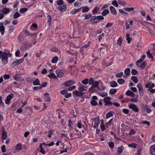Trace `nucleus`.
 Listing matches in <instances>:
<instances>
[{
	"instance_id": "28",
	"label": "nucleus",
	"mask_w": 155,
	"mask_h": 155,
	"mask_svg": "<svg viewBox=\"0 0 155 155\" xmlns=\"http://www.w3.org/2000/svg\"><path fill=\"white\" fill-rule=\"evenodd\" d=\"M2 137L4 140H5L7 138V133L5 132L4 130H3L2 132Z\"/></svg>"
},
{
	"instance_id": "40",
	"label": "nucleus",
	"mask_w": 155,
	"mask_h": 155,
	"mask_svg": "<svg viewBox=\"0 0 155 155\" xmlns=\"http://www.w3.org/2000/svg\"><path fill=\"white\" fill-rule=\"evenodd\" d=\"M48 77L51 79L56 78L57 77L56 75L54 73H51L48 76Z\"/></svg>"
},
{
	"instance_id": "44",
	"label": "nucleus",
	"mask_w": 155,
	"mask_h": 155,
	"mask_svg": "<svg viewBox=\"0 0 155 155\" xmlns=\"http://www.w3.org/2000/svg\"><path fill=\"white\" fill-rule=\"evenodd\" d=\"M118 3L122 5H126V2L125 1H123L122 0H118Z\"/></svg>"
},
{
	"instance_id": "18",
	"label": "nucleus",
	"mask_w": 155,
	"mask_h": 155,
	"mask_svg": "<svg viewBox=\"0 0 155 155\" xmlns=\"http://www.w3.org/2000/svg\"><path fill=\"white\" fill-rule=\"evenodd\" d=\"M3 22L0 23V31L1 32V34L2 35L4 34L5 30V28L3 26Z\"/></svg>"
},
{
	"instance_id": "54",
	"label": "nucleus",
	"mask_w": 155,
	"mask_h": 155,
	"mask_svg": "<svg viewBox=\"0 0 155 155\" xmlns=\"http://www.w3.org/2000/svg\"><path fill=\"white\" fill-rule=\"evenodd\" d=\"M81 82L83 84L86 85L88 82V79L87 78L85 79L82 80Z\"/></svg>"
},
{
	"instance_id": "39",
	"label": "nucleus",
	"mask_w": 155,
	"mask_h": 155,
	"mask_svg": "<svg viewBox=\"0 0 155 155\" xmlns=\"http://www.w3.org/2000/svg\"><path fill=\"white\" fill-rule=\"evenodd\" d=\"M16 150H20L22 149V144L20 143L18 144L15 147Z\"/></svg>"
},
{
	"instance_id": "36",
	"label": "nucleus",
	"mask_w": 155,
	"mask_h": 155,
	"mask_svg": "<svg viewBox=\"0 0 155 155\" xmlns=\"http://www.w3.org/2000/svg\"><path fill=\"white\" fill-rule=\"evenodd\" d=\"M134 9V8H123V9L125 11L128 12H130L131 11L133 10Z\"/></svg>"
},
{
	"instance_id": "12",
	"label": "nucleus",
	"mask_w": 155,
	"mask_h": 155,
	"mask_svg": "<svg viewBox=\"0 0 155 155\" xmlns=\"http://www.w3.org/2000/svg\"><path fill=\"white\" fill-rule=\"evenodd\" d=\"M75 82L74 80H68L65 82L64 84L66 86L68 87L75 84Z\"/></svg>"
},
{
	"instance_id": "43",
	"label": "nucleus",
	"mask_w": 155,
	"mask_h": 155,
	"mask_svg": "<svg viewBox=\"0 0 155 155\" xmlns=\"http://www.w3.org/2000/svg\"><path fill=\"white\" fill-rule=\"evenodd\" d=\"M117 82L118 83L120 84H122L125 83V81L122 78L119 79L117 80Z\"/></svg>"
},
{
	"instance_id": "32",
	"label": "nucleus",
	"mask_w": 155,
	"mask_h": 155,
	"mask_svg": "<svg viewBox=\"0 0 155 155\" xmlns=\"http://www.w3.org/2000/svg\"><path fill=\"white\" fill-rule=\"evenodd\" d=\"M99 95L102 97L106 96L107 95V93L105 92H100L98 93Z\"/></svg>"
},
{
	"instance_id": "41",
	"label": "nucleus",
	"mask_w": 155,
	"mask_h": 155,
	"mask_svg": "<svg viewBox=\"0 0 155 155\" xmlns=\"http://www.w3.org/2000/svg\"><path fill=\"white\" fill-rule=\"evenodd\" d=\"M146 65V62H143L141 63L139 66L142 69H143L145 67Z\"/></svg>"
},
{
	"instance_id": "24",
	"label": "nucleus",
	"mask_w": 155,
	"mask_h": 155,
	"mask_svg": "<svg viewBox=\"0 0 155 155\" xmlns=\"http://www.w3.org/2000/svg\"><path fill=\"white\" fill-rule=\"evenodd\" d=\"M124 150V147L123 145H121L118 147L117 149V152L120 153H122Z\"/></svg>"
},
{
	"instance_id": "59",
	"label": "nucleus",
	"mask_w": 155,
	"mask_h": 155,
	"mask_svg": "<svg viewBox=\"0 0 155 155\" xmlns=\"http://www.w3.org/2000/svg\"><path fill=\"white\" fill-rule=\"evenodd\" d=\"M108 145L111 148H113L114 147V143L113 142H110L108 143Z\"/></svg>"
},
{
	"instance_id": "15",
	"label": "nucleus",
	"mask_w": 155,
	"mask_h": 155,
	"mask_svg": "<svg viewBox=\"0 0 155 155\" xmlns=\"http://www.w3.org/2000/svg\"><path fill=\"white\" fill-rule=\"evenodd\" d=\"M150 153L152 155H155V144L150 146Z\"/></svg>"
},
{
	"instance_id": "23",
	"label": "nucleus",
	"mask_w": 155,
	"mask_h": 155,
	"mask_svg": "<svg viewBox=\"0 0 155 155\" xmlns=\"http://www.w3.org/2000/svg\"><path fill=\"white\" fill-rule=\"evenodd\" d=\"M146 56L145 55H142V57L140 58L137 60L136 63V64L137 65H138L142 61H143V60L144 59Z\"/></svg>"
},
{
	"instance_id": "47",
	"label": "nucleus",
	"mask_w": 155,
	"mask_h": 155,
	"mask_svg": "<svg viewBox=\"0 0 155 155\" xmlns=\"http://www.w3.org/2000/svg\"><path fill=\"white\" fill-rule=\"evenodd\" d=\"M117 90L115 89L112 88L110 90V93L111 94H114L116 92Z\"/></svg>"
},
{
	"instance_id": "2",
	"label": "nucleus",
	"mask_w": 155,
	"mask_h": 155,
	"mask_svg": "<svg viewBox=\"0 0 155 155\" xmlns=\"http://www.w3.org/2000/svg\"><path fill=\"white\" fill-rule=\"evenodd\" d=\"M104 19V17L101 15L92 16L90 19L91 21L92 24H96L99 22L101 20Z\"/></svg>"
},
{
	"instance_id": "34",
	"label": "nucleus",
	"mask_w": 155,
	"mask_h": 155,
	"mask_svg": "<svg viewBox=\"0 0 155 155\" xmlns=\"http://www.w3.org/2000/svg\"><path fill=\"white\" fill-rule=\"evenodd\" d=\"M101 128V130L102 131H104L105 129V125L104 124V123L103 120H102L101 121V124L100 125Z\"/></svg>"
},
{
	"instance_id": "49",
	"label": "nucleus",
	"mask_w": 155,
	"mask_h": 155,
	"mask_svg": "<svg viewBox=\"0 0 155 155\" xmlns=\"http://www.w3.org/2000/svg\"><path fill=\"white\" fill-rule=\"evenodd\" d=\"M109 13V11L107 9L104 10L102 12V15L103 16H105Z\"/></svg>"
},
{
	"instance_id": "5",
	"label": "nucleus",
	"mask_w": 155,
	"mask_h": 155,
	"mask_svg": "<svg viewBox=\"0 0 155 155\" xmlns=\"http://www.w3.org/2000/svg\"><path fill=\"white\" fill-rule=\"evenodd\" d=\"M93 120L94 122V124L93 126V128L94 129L98 128L99 125L100 124V119L99 117H94L93 119Z\"/></svg>"
},
{
	"instance_id": "10",
	"label": "nucleus",
	"mask_w": 155,
	"mask_h": 155,
	"mask_svg": "<svg viewBox=\"0 0 155 155\" xmlns=\"http://www.w3.org/2000/svg\"><path fill=\"white\" fill-rule=\"evenodd\" d=\"M137 87L139 91V94L140 96H142L144 94L143 90V87L141 84L139 83L137 85Z\"/></svg>"
},
{
	"instance_id": "16",
	"label": "nucleus",
	"mask_w": 155,
	"mask_h": 155,
	"mask_svg": "<svg viewBox=\"0 0 155 155\" xmlns=\"http://www.w3.org/2000/svg\"><path fill=\"white\" fill-rule=\"evenodd\" d=\"M130 69L129 68H126L124 71V73L125 75H124V78H126L128 77L129 75L130 74Z\"/></svg>"
},
{
	"instance_id": "55",
	"label": "nucleus",
	"mask_w": 155,
	"mask_h": 155,
	"mask_svg": "<svg viewBox=\"0 0 155 155\" xmlns=\"http://www.w3.org/2000/svg\"><path fill=\"white\" fill-rule=\"evenodd\" d=\"M122 39L120 38H119L117 41V45H119V46H121V44H122Z\"/></svg>"
},
{
	"instance_id": "9",
	"label": "nucleus",
	"mask_w": 155,
	"mask_h": 155,
	"mask_svg": "<svg viewBox=\"0 0 155 155\" xmlns=\"http://www.w3.org/2000/svg\"><path fill=\"white\" fill-rule=\"evenodd\" d=\"M56 73L58 78H61L64 75V71L63 70L58 69L56 71Z\"/></svg>"
},
{
	"instance_id": "21",
	"label": "nucleus",
	"mask_w": 155,
	"mask_h": 155,
	"mask_svg": "<svg viewBox=\"0 0 155 155\" xmlns=\"http://www.w3.org/2000/svg\"><path fill=\"white\" fill-rule=\"evenodd\" d=\"M154 84L151 82L147 83L145 86L146 87L149 88H152L154 87Z\"/></svg>"
},
{
	"instance_id": "37",
	"label": "nucleus",
	"mask_w": 155,
	"mask_h": 155,
	"mask_svg": "<svg viewBox=\"0 0 155 155\" xmlns=\"http://www.w3.org/2000/svg\"><path fill=\"white\" fill-rule=\"evenodd\" d=\"M58 57L57 56L53 58L51 61L52 63H57L58 61Z\"/></svg>"
},
{
	"instance_id": "20",
	"label": "nucleus",
	"mask_w": 155,
	"mask_h": 155,
	"mask_svg": "<svg viewBox=\"0 0 155 155\" xmlns=\"http://www.w3.org/2000/svg\"><path fill=\"white\" fill-rule=\"evenodd\" d=\"M125 94L127 96L131 97H134L135 96V94L132 91L129 90L126 92Z\"/></svg>"
},
{
	"instance_id": "60",
	"label": "nucleus",
	"mask_w": 155,
	"mask_h": 155,
	"mask_svg": "<svg viewBox=\"0 0 155 155\" xmlns=\"http://www.w3.org/2000/svg\"><path fill=\"white\" fill-rule=\"evenodd\" d=\"M142 123L143 124H146L148 126L150 125V122L147 120H143L142 121Z\"/></svg>"
},
{
	"instance_id": "8",
	"label": "nucleus",
	"mask_w": 155,
	"mask_h": 155,
	"mask_svg": "<svg viewBox=\"0 0 155 155\" xmlns=\"http://www.w3.org/2000/svg\"><path fill=\"white\" fill-rule=\"evenodd\" d=\"M24 61V58H22L20 59L15 61L11 64V65L12 66H15L19 65L22 63Z\"/></svg>"
},
{
	"instance_id": "6",
	"label": "nucleus",
	"mask_w": 155,
	"mask_h": 155,
	"mask_svg": "<svg viewBox=\"0 0 155 155\" xmlns=\"http://www.w3.org/2000/svg\"><path fill=\"white\" fill-rule=\"evenodd\" d=\"M98 97L95 96H93L91 99L90 103L91 105L95 106L98 104L97 101L98 100Z\"/></svg>"
},
{
	"instance_id": "63",
	"label": "nucleus",
	"mask_w": 155,
	"mask_h": 155,
	"mask_svg": "<svg viewBox=\"0 0 155 155\" xmlns=\"http://www.w3.org/2000/svg\"><path fill=\"white\" fill-rule=\"evenodd\" d=\"M76 87V86L75 85L72 86L68 88V90L69 91H72L75 89Z\"/></svg>"
},
{
	"instance_id": "30",
	"label": "nucleus",
	"mask_w": 155,
	"mask_h": 155,
	"mask_svg": "<svg viewBox=\"0 0 155 155\" xmlns=\"http://www.w3.org/2000/svg\"><path fill=\"white\" fill-rule=\"evenodd\" d=\"M33 84L34 85H40V83L38 79H36L33 82Z\"/></svg>"
},
{
	"instance_id": "35",
	"label": "nucleus",
	"mask_w": 155,
	"mask_h": 155,
	"mask_svg": "<svg viewBox=\"0 0 155 155\" xmlns=\"http://www.w3.org/2000/svg\"><path fill=\"white\" fill-rule=\"evenodd\" d=\"M80 8L74 9L71 12V13L72 14H75L77 12H79L80 11Z\"/></svg>"
},
{
	"instance_id": "14",
	"label": "nucleus",
	"mask_w": 155,
	"mask_h": 155,
	"mask_svg": "<svg viewBox=\"0 0 155 155\" xmlns=\"http://www.w3.org/2000/svg\"><path fill=\"white\" fill-rule=\"evenodd\" d=\"M10 12V9L9 8H4L2 11L0 10V12H2L4 15H6L8 14Z\"/></svg>"
},
{
	"instance_id": "46",
	"label": "nucleus",
	"mask_w": 155,
	"mask_h": 155,
	"mask_svg": "<svg viewBox=\"0 0 155 155\" xmlns=\"http://www.w3.org/2000/svg\"><path fill=\"white\" fill-rule=\"evenodd\" d=\"M28 10V8H23L20 9L19 12L20 13L23 14L24 12H26Z\"/></svg>"
},
{
	"instance_id": "48",
	"label": "nucleus",
	"mask_w": 155,
	"mask_h": 155,
	"mask_svg": "<svg viewBox=\"0 0 155 155\" xmlns=\"http://www.w3.org/2000/svg\"><path fill=\"white\" fill-rule=\"evenodd\" d=\"M21 78V76L20 74H17L14 77V79L16 81H18Z\"/></svg>"
},
{
	"instance_id": "52",
	"label": "nucleus",
	"mask_w": 155,
	"mask_h": 155,
	"mask_svg": "<svg viewBox=\"0 0 155 155\" xmlns=\"http://www.w3.org/2000/svg\"><path fill=\"white\" fill-rule=\"evenodd\" d=\"M147 57L149 58H153V56L152 54L150 53V51H148L147 52Z\"/></svg>"
},
{
	"instance_id": "4",
	"label": "nucleus",
	"mask_w": 155,
	"mask_h": 155,
	"mask_svg": "<svg viewBox=\"0 0 155 155\" xmlns=\"http://www.w3.org/2000/svg\"><path fill=\"white\" fill-rule=\"evenodd\" d=\"M128 107L129 108L132 110L133 111L136 112H138L139 111V109L137 107L135 104L129 103Z\"/></svg>"
},
{
	"instance_id": "7",
	"label": "nucleus",
	"mask_w": 155,
	"mask_h": 155,
	"mask_svg": "<svg viewBox=\"0 0 155 155\" xmlns=\"http://www.w3.org/2000/svg\"><path fill=\"white\" fill-rule=\"evenodd\" d=\"M78 89L80 91L82 92L87 90V86L83 85L80 82H78Z\"/></svg>"
},
{
	"instance_id": "17",
	"label": "nucleus",
	"mask_w": 155,
	"mask_h": 155,
	"mask_svg": "<svg viewBox=\"0 0 155 155\" xmlns=\"http://www.w3.org/2000/svg\"><path fill=\"white\" fill-rule=\"evenodd\" d=\"M73 93L75 95L78 97L82 96L84 94L83 93L79 91L75 90L73 92Z\"/></svg>"
},
{
	"instance_id": "25",
	"label": "nucleus",
	"mask_w": 155,
	"mask_h": 155,
	"mask_svg": "<svg viewBox=\"0 0 155 155\" xmlns=\"http://www.w3.org/2000/svg\"><path fill=\"white\" fill-rule=\"evenodd\" d=\"M114 112L112 111H110L108 112L106 114L107 118H108L113 116L114 114Z\"/></svg>"
},
{
	"instance_id": "38",
	"label": "nucleus",
	"mask_w": 155,
	"mask_h": 155,
	"mask_svg": "<svg viewBox=\"0 0 155 155\" xmlns=\"http://www.w3.org/2000/svg\"><path fill=\"white\" fill-rule=\"evenodd\" d=\"M47 18L48 19V21L47 22V23L48 24L49 27H50V24L51 23V18L50 15H48L47 16Z\"/></svg>"
},
{
	"instance_id": "42",
	"label": "nucleus",
	"mask_w": 155,
	"mask_h": 155,
	"mask_svg": "<svg viewBox=\"0 0 155 155\" xmlns=\"http://www.w3.org/2000/svg\"><path fill=\"white\" fill-rule=\"evenodd\" d=\"M132 80L135 83H137L138 82L137 78L136 76H132L131 77Z\"/></svg>"
},
{
	"instance_id": "45",
	"label": "nucleus",
	"mask_w": 155,
	"mask_h": 155,
	"mask_svg": "<svg viewBox=\"0 0 155 155\" xmlns=\"http://www.w3.org/2000/svg\"><path fill=\"white\" fill-rule=\"evenodd\" d=\"M89 10V8L87 6H84L83 7L82 12L84 13L88 12Z\"/></svg>"
},
{
	"instance_id": "53",
	"label": "nucleus",
	"mask_w": 155,
	"mask_h": 155,
	"mask_svg": "<svg viewBox=\"0 0 155 155\" xmlns=\"http://www.w3.org/2000/svg\"><path fill=\"white\" fill-rule=\"evenodd\" d=\"M112 4L115 7H117L118 6V4L117 1L116 0H114L112 2Z\"/></svg>"
},
{
	"instance_id": "50",
	"label": "nucleus",
	"mask_w": 155,
	"mask_h": 155,
	"mask_svg": "<svg viewBox=\"0 0 155 155\" xmlns=\"http://www.w3.org/2000/svg\"><path fill=\"white\" fill-rule=\"evenodd\" d=\"M20 14L18 12H16L15 13L13 16V18L14 19H16L20 16Z\"/></svg>"
},
{
	"instance_id": "1",
	"label": "nucleus",
	"mask_w": 155,
	"mask_h": 155,
	"mask_svg": "<svg viewBox=\"0 0 155 155\" xmlns=\"http://www.w3.org/2000/svg\"><path fill=\"white\" fill-rule=\"evenodd\" d=\"M12 56V54L9 52H3L2 51H0V59H1V61L5 64L8 62V57H11Z\"/></svg>"
},
{
	"instance_id": "22",
	"label": "nucleus",
	"mask_w": 155,
	"mask_h": 155,
	"mask_svg": "<svg viewBox=\"0 0 155 155\" xmlns=\"http://www.w3.org/2000/svg\"><path fill=\"white\" fill-rule=\"evenodd\" d=\"M110 9L111 13L113 14L116 15L117 14V11L115 8L113 6H110Z\"/></svg>"
},
{
	"instance_id": "29",
	"label": "nucleus",
	"mask_w": 155,
	"mask_h": 155,
	"mask_svg": "<svg viewBox=\"0 0 155 155\" xmlns=\"http://www.w3.org/2000/svg\"><path fill=\"white\" fill-rule=\"evenodd\" d=\"M117 85V84L115 81H111L110 83V86L113 87H116Z\"/></svg>"
},
{
	"instance_id": "13",
	"label": "nucleus",
	"mask_w": 155,
	"mask_h": 155,
	"mask_svg": "<svg viewBox=\"0 0 155 155\" xmlns=\"http://www.w3.org/2000/svg\"><path fill=\"white\" fill-rule=\"evenodd\" d=\"M99 81H95L94 82H93V84H92V87H91L90 88V90L91 91H93V87H98V86L99 85Z\"/></svg>"
},
{
	"instance_id": "64",
	"label": "nucleus",
	"mask_w": 155,
	"mask_h": 155,
	"mask_svg": "<svg viewBox=\"0 0 155 155\" xmlns=\"http://www.w3.org/2000/svg\"><path fill=\"white\" fill-rule=\"evenodd\" d=\"M63 3L64 2L63 0H58L57 2V4L59 5H62Z\"/></svg>"
},
{
	"instance_id": "58",
	"label": "nucleus",
	"mask_w": 155,
	"mask_h": 155,
	"mask_svg": "<svg viewBox=\"0 0 155 155\" xmlns=\"http://www.w3.org/2000/svg\"><path fill=\"white\" fill-rule=\"evenodd\" d=\"M84 16L85 17V18L86 19H87L90 18L92 16L91 15L89 14L88 15H84Z\"/></svg>"
},
{
	"instance_id": "61",
	"label": "nucleus",
	"mask_w": 155,
	"mask_h": 155,
	"mask_svg": "<svg viewBox=\"0 0 155 155\" xmlns=\"http://www.w3.org/2000/svg\"><path fill=\"white\" fill-rule=\"evenodd\" d=\"M137 71L136 70L134 69H133L132 70L131 74H132V75H135L137 74Z\"/></svg>"
},
{
	"instance_id": "3",
	"label": "nucleus",
	"mask_w": 155,
	"mask_h": 155,
	"mask_svg": "<svg viewBox=\"0 0 155 155\" xmlns=\"http://www.w3.org/2000/svg\"><path fill=\"white\" fill-rule=\"evenodd\" d=\"M140 106L143 110L148 114H150L152 112L151 110L148 105L141 103L140 104Z\"/></svg>"
},
{
	"instance_id": "51",
	"label": "nucleus",
	"mask_w": 155,
	"mask_h": 155,
	"mask_svg": "<svg viewBox=\"0 0 155 155\" xmlns=\"http://www.w3.org/2000/svg\"><path fill=\"white\" fill-rule=\"evenodd\" d=\"M123 75V73L122 72H121L117 74L116 75V76L117 78H120Z\"/></svg>"
},
{
	"instance_id": "19",
	"label": "nucleus",
	"mask_w": 155,
	"mask_h": 155,
	"mask_svg": "<svg viewBox=\"0 0 155 155\" xmlns=\"http://www.w3.org/2000/svg\"><path fill=\"white\" fill-rule=\"evenodd\" d=\"M67 6L66 5H64L62 6H60L58 7V9L60 11L63 12L66 11L67 10Z\"/></svg>"
},
{
	"instance_id": "57",
	"label": "nucleus",
	"mask_w": 155,
	"mask_h": 155,
	"mask_svg": "<svg viewBox=\"0 0 155 155\" xmlns=\"http://www.w3.org/2000/svg\"><path fill=\"white\" fill-rule=\"evenodd\" d=\"M111 99V98L110 97H106L104 99V103H105L109 101Z\"/></svg>"
},
{
	"instance_id": "33",
	"label": "nucleus",
	"mask_w": 155,
	"mask_h": 155,
	"mask_svg": "<svg viewBox=\"0 0 155 155\" xmlns=\"http://www.w3.org/2000/svg\"><path fill=\"white\" fill-rule=\"evenodd\" d=\"M128 147H132L133 148H136L137 147V144L135 143H129L128 144Z\"/></svg>"
},
{
	"instance_id": "56",
	"label": "nucleus",
	"mask_w": 155,
	"mask_h": 155,
	"mask_svg": "<svg viewBox=\"0 0 155 155\" xmlns=\"http://www.w3.org/2000/svg\"><path fill=\"white\" fill-rule=\"evenodd\" d=\"M104 36V33H102L100 35H98V38L99 40L100 41H101V40L102 39L103 37Z\"/></svg>"
},
{
	"instance_id": "31",
	"label": "nucleus",
	"mask_w": 155,
	"mask_h": 155,
	"mask_svg": "<svg viewBox=\"0 0 155 155\" xmlns=\"http://www.w3.org/2000/svg\"><path fill=\"white\" fill-rule=\"evenodd\" d=\"M39 147L40 148V152L42 154H45L46 152L45 151L43 148L42 147V143H40Z\"/></svg>"
},
{
	"instance_id": "27",
	"label": "nucleus",
	"mask_w": 155,
	"mask_h": 155,
	"mask_svg": "<svg viewBox=\"0 0 155 155\" xmlns=\"http://www.w3.org/2000/svg\"><path fill=\"white\" fill-rule=\"evenodd\" d=\"M100 10L99 7H96L92 11V12L93 14H96L97 13L98 11Z\"/></svg>"
},
{
	"instance_id": "62",
	"label": "nucleus",
	"mask_w": 155,
	"mask_h": 155,
	"mask_svg": "<svg viewBox=\"0 0 155 155\" xmlns=\"http://www.w3.org/2000/svg\"><path fill=\"white\" fill-rule=\"evenodd\" d=\"M3 77L5 80H7L10 78V76L9 74H5L3 75Z\"/></svg>"
},
{
	"instance_id": "11",
	"label": "nucleus",
	"mask_w": 155,
	"mask_h": 155,
	"mask_svg": "<svg viewBox=\"0 0 155 155\" xmlns=\"http://www.w3.org/2000/svg\"><path fill=\"white\" fill-rule=\"evenodd\" d=\"M13 95L12 94H10L7 96L5 100V103L6 104H9L11 102V100L13 97Z\"/></svg>"
},
{
	"instance_id": "26",
	"label": "nucleus",
	"mask_w": 155,
	"mask_h": 155,
	"mask_svg": "<svg viewBox=\"0 0 155 155\" xmlns=\"http://www.w3.org/2000/svg\"><path fill=\"white\" fill-rule=\"evenodd\" d=\"M68 126L69 127L68 129L69 130L71 131L73 129V128L72 127V122L71 121V119H69L68 120Z\"/></svg>"
}]
</instances>
